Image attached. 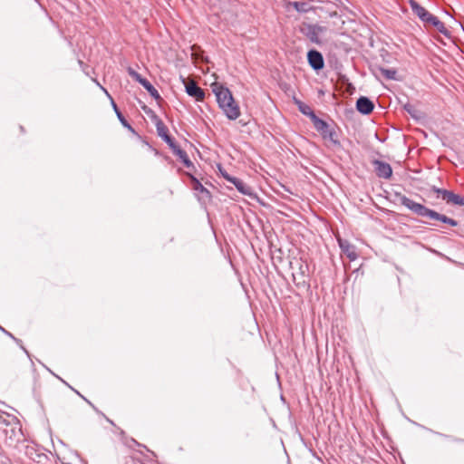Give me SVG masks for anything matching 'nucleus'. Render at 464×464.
I'll return each instance as SVG.
<instances>
[{
    "label": "nucleus",
    "instance_id": "nucleus-22",
    "mask_svg": "<svg viewBox=\"0 0 464 464\" xmlns=\"http://www.w3.org/2000/svg\"><path fill=\"white\" fill-rule=\"evenodd\" d=\"M2 332L6 334L7 336H9L10 338H12L15 343L16 344H18L22 349L23 351L27 354L29 355V353L28 351L22 345V341L16 337H14L10 332L6 331L5 329H2Z\"/></svg>",
    "mask_w": 464,
    "mask_h": 464
},
{
    "label": "nucleus",
    "instance_id": "nucleus-25",
    "mask_svg": "<svg viewBox=\"0 0 464 464\" xmlns=\"http://www.w3.org/2000/svg\"><path fill=\"white\" fill-rule=\"evenodd\" d=\"M135 444H137L139 447H141V445L140 443H138L136 440H133ZM142 448L147 451V454L145 455V458L148 461H150L152 460L153 457H154V453L152 451H150V450H148L145 446H142Z\"/></svg>",
    "mask_w": 464,
    "mask_h": 464
},
{
    "label": "nucleus",
    "instance_id": "nucleus-10",
    "mask_svg": "<svg viewBox=\"0 0 464 464\" xmlns=\"http://www.w3.org/2000/svg\"><path fill=\"white\" fill-rule=\"evenodd\" d=\"M324 31V28L319 25L307 24L303 29V32L307 36V38L315 44L320 43L319 35L321 33Z\"/></svg>",
    "mask_w": 464,
    "mask_h": 464
},
{
    "label": "nucleus",
    "instance_id": "nucleus-11",
    "mask_svg": "<svg viewBox=\"0 0 464 464\" xmlns=\"http://www.w3.org/2000/svg\"><path fill=\"white\" fill-rule=\"evenodd\" d=\"M307 59L310 66L314 70H321L324 68V63L321 53L315 50H311L307 53Z\"/></svg>",
    "mask_w": 464,
    "mask_h": 464
},
{
    "label": "nucleus",
    "instance_id": "nucleus-12",
    "mask_svg": "<svg viewBox=\"0 0 464 464\" xmlns=\"http://www.w3.org/2000/svg\"><path fill=\"white\" fill-rule=\"evenodd\" d=\"M375 171L379 178L382 179H390L392 174V169L390 164L381 161V160H375Z\"/></svg>",
    "mask_w": 464,
    "mask_h": 464
},
{
    "label": "nucleus",
    "instance_id": "nucleus-15",
    "mask_svg": "<svg viewBox=\"0 0 464 464\" xmlns=\"http://www.w3.org/2000/svg\"><path fill=\"white\" fill-rule=\"evenodd\" d=\"M191 58L195 63H198L199 61L208 63V57L204 56V51L196 45L191 47Z\"/></svg>",
    "mask_w": 464,
    "mask_h": 464
},
{
    "label": "nucleus",
    "instance_id": "nucleus-13",
    "mask_svg": "<svg viewBox=\"0 0 464 464\" xmlns=\"http://www.w3.org/2000/svg\"><path fill=\"white\" fill-rule=\"evenodd\" d=\"M356 108L362 114H370L372 111L374 105L372 101L362 96L357 100Z\"/></svg>",
    "mask_w": 464,
    "mask_h": 464
},
{
    "label": "nucleus",
    "instance_id": "nucleus-34",
    "mask_svg": "<svg viewBox=\"0 0 464 464\" xmlns=\"http://www.w3.org/2000/svg\"><path fill=\"white\" fill-rule=\"evenodd\" d=\"M69 387L71 388L72 391H74L75 392H77V391L74 390L73 387H71V386H69Z\"/></svg>",
    "mask_w": 464,
    "mask_h": 464
},
{
    "label": "nucleus",
    "instance_id": "nucleus-20",
    "mask_svg": "<svg viewBox=\"0 0 464 464\" xmlns=\"http://www.w3.org/2000/svg\"><path fill=\"white\" fill-rule=\"evenodd\" d=\"M291 5L299 13H306L309 11L308 4L305 2H294Z\"/></svg>",
    "mask_w": 464,
    "mask_h": 464
},
{
    "label": "nucleus",
    "instance_id": "nucleus-7",
    "mask_svg": "<svg viewBox=\"0 0 464 464\" xmlns=\"http://www.w3.org/2000/svg\"><path fill=\"white\" fill-rule=\"evenodd\" d=\"M433 190L438 193L441 198L446 200L447 203H451L453 205L464 206V198L461 196L453 193L452 191L435 188Z\"/></svg>",
    "mask_w": 464,
    "mask_h": 464
},
{
    "label": "nucleus",
    "instance_id": "nucleus-31",
    "mask_svg": "<svg viewBox=\"0 0 464 464\" xmlns=\"http://www.w3.org/2000/svg\"><path fill=\"white\" fill-rule=\"evenodd\" d=\"M301 274H302V275H304V274H305V270H303V269L301 268Z\"/></svg>",
    "mask_w": 464,
    "mask_h": 464
},
{
    "label": "nucleus",
    "instance_id": "nucleus-33",
    "mask_svg": "<svg viewBox=\"0 0 464 464\" xmlns=\"http://www.w3.org/2000/svg\"><path fill=\"white\" fill-rule=\"evenodd\" d=\"M69 387L71 388L72 391H74L75 392H77V391L74 390L73 387H71V386H69Z\"/></svg>",
    "mask_w": 464,
    "mask_h": 464
},
{
    "label": "nucleus",
    "instance_id": "nucleus-2",
    "mask_svg": "<svg viewBox=\"0 0 464 464\" xmlns=\"http://www.w3.org/2000/svg\"><path fill=\"white\" fill-rule=\"evenodd\" d=\"M212 92L215 93L218 103L229 120H236L240 116V109L235 102L231 92L219 84H211Z\"/></svg>",
    "mask_w": 464,
    "mask_h": 464
},
{
    "label": "nucleus",
    "instance_id": "nucleus-32",
    "mask_svg": "<svg viewBox=\"0 0 464 464\" xmlns=\"http://www.w3.org/2000/svg\"><path fill=\"white\" fill-rule=\"evenodd\" d=\"M62 382H63V383H65L67 386H69V384L66 382V381L62 380Z\"/></svg>",
    "mask_w": 464,
    "mask_h": 464
},
{
    "label": "nucleus",
    "instance_id": "nucleus-14",
    "mask_svg": "<svg viewBox=\"0 0 464 464\" xmlns=\"http://www.w3.org/2000/svg\"><path fill=\"white\" fill-rule=\"evenodd\" d=\"M176 156L180 160V161L183 163L184 167L188 169L186 171L187 175L191 176L192 171L194 170L195 167H194L192 161L189 160L186 151H184L180 149H178L176 147Z\"/></svg>",
    "mask_w": 464,
    "mask_h": 464
},
{
    "label": "nucleus",
    "instance_id": "nucleus-4",
    "mask_svg": "<svg viewBox=\"0 0 464 464\" xmlns=\"http://www.w3.org/2000/svg\"><path fill=\"white\" fill-rule=\"evenodd\" d=\"M409 4L412 12L426 24L433 26L440 33H445L446 28L444 24L440 21L436 16L428 12L421 6L416 0H410Z\"/></svg>",
    "mask_w": 464,
    "mask_h": 464
},
{
    "label": "nucleus",
    "instance_id": "nucleus-17",
    "mask_svg": "<svg viewBox=\"0 0 464 464\" xmlns=\"http://www.w3.org/2000/svg\"><path fill=\"white\" fill-rule=\"evenodd\" d=\"M237 190L241 192L244 195H250L251 194V188L246 186L242 180L235 178L232 182Z\"/></svg>",
    "mask_w": 464,
    "mask_h": 464
},
{
    "label": "nucleus",
    "instance_id": "nucleus-6",
    "mask_svg": "<svg viewBox=\"0 0 464 464\" xmlns=\"http://www.w3.org/2000/svg\"><path fill=\"white\" fill-rule=\"evenodd\" d=\"M153 123L156 126L158 135L167 142L170 149L174 150V139L169 135L168 127L160 118L155 120Z\"/></svg>",
    "mask_w": 464,
    "mask_h": 464
},
{
    "label": "nucleus",
    "instance_id": "nucleus-35",
    "mask_svg": "<svg viewBox=\"0 0 464 464\" xmlns=\"http://www.w3.org/2000/svg\"><path fill=\"white\" fill-rule=\"evenodd\" d=\"M2 329H4V328L0 325V330L2 331Z\"/></svg>",
    "mask_w": 464,
    "mask_h": 464
},
{
    "label": "nucleus",
    "instance_id": "nucleus-26",
    "mask_svg": "<svg viewBox=\"0 0 464 464\" xmlns=\"http://www.w3.org/2000/svg\"><path fill=\"white\" fill-rule=\"evenodd\" d=\"M220 172H221L222 176H223L227 180H228L229 182H232V180L235 179V178L231 177V176H229L227 172L222 171L221 169H220Z\"/></svg>",
    "mask_w": 464,
    "mask_h": 464
},
{
    "label": "nucleus",
    "instance_id": "nucleus-18",
    "mask_svg": "<svg viewBox=\"0 0 464 464\" xmlns=\"http://www.w3.org/2000/svg\"><path fill=\"white\" fill-rule=\"evenodd\" d=\"M141 85L149 92V93L157 102H160L161 100L158 91L155 89V87L148 80L141 82Z\"/></svg>",
    "mask_w": 464,
    "mask_h": 464
},
{
    "label": "nucleus",
    "instance_id": "nucleus-9",
    "mask_svg": "<svg viewBox=\"0 0 464 464\" xmlns=\"http://www.w3.org/2000/svg\"><path fill=\"white\" fill-rule=\"evenodd\" d=\"M337 241L343 253L346 255L350 261H354L357 259L358 254L356 252V247L353 245H352L347 240L341 238L340 237H337Z\"/></svg>",
    "mask_w": 464,
    "mask_h": 464
},
{
    "label": "nucleus",
    "instance_id": "nucleus-28",
    "mask_svg": "<svg viewBox=\"0 0 464 464\" xmlns=\"http://www.w3.org/2000/svg\"><path fill=\"white\" fill-rule=\"evenodd\" d=\"M128 72H129V74H130L133 79H134V78L137 76V74H138V72H135V71H134L132 68H130V67L128 69Z\"/></svg>",
    "mask_w": 464,
    "mask_h": 464
},
{
    "label": "nucleus",
    "instance_id": "nucleus-29",
    "mask_svg": "<svg viewBox=\"0 0 464 464\" xmlns=\"http://www.w3.org/2000/svg\"><path fill=\"white\" fill-rule=\"evenodd\" d=\"M134 80L141 84V82L146 81L147 79L143 78L140 73H138Z\"/></svg>",
    "mask_w": 464,
    "mask_h": 464
},
{
    "label": "nucleus",
    "instance_id": "nucleus-8",
    "mask_svg": "<svg viewBox=\"0 0 464 464\" xmlns=\"http://www.w3.org/2000/svg\"><path fill=\"white\" fill-rule=\"evenodd\" d=\"M93 82L101 88V90L105 93V95L110 99V102H111V105L113 109V111H115L119 121H121V123L128 128L129 130H133L132 127L129 124V122L127 121V120L125 119V117L122 115V113L121 112V111L119 110L116 102H114L113 98L111 97V95L108 92V91L102 86L101 85V83L93 79Z\"/></svg>",
    "mask_w": 464,
    "mask_h": 464
},
{
    "label": "nucleus",
    "instance_id": "nucleus-19",
    "mask_svg": "<svg viewBox=\"0 0 464 464\" xmlns=\"http://www.w3.org/2000/svg\"><path fill=\"white\" fill-rule=\"evenodd\" d=\"M139 104L140 106V109L147 114L149 118H150L152 122L159 118L150 108H149L144 102H142L140 100Z\"/></svg>",
    "mask_w": 464,
    "mask_h": 464
},
{
    "label": "nucleus",
    "instance_id": "nucleus-5",
    "mask_svg": "<svg viewBox=\"0 0 464 464\" xmlns=\"http://www.w3.org/2000/svg\"><path fill=\"white\" fill-rule=\"evenodd\" d=\"M181 82L184 84L185 91L190 97L194 98L197 102H202L205 99L204 91L198 86L193 79L181 77Z\"/></svg>",
    "mask_w": 464,
    "mask_h": 464
},
{
    "label": "nucleus",
    "instance_id": "nucleus-27",
    "mask_svg": "<svg viewBox=\"0 0 464 464\" xmlns=\"http://www.w3.org/2000/svg\"><path fill=\"white\" fill-rule=\"evenodd\" d=\"M128 72H129V74H130L133 79H134V78L137 76V74H138V72H135V71H134L132 68H130V67L128 69Z\"/></svg>",
    "mask_w": 464,
    "mask_h": 464
},
{
    "label": "nucleus",
    "instance_id": "nucleus-30",
    "mask_svg": "<svg viewBox=\"0 0 464 464\" xmlns=\"http://www.w3.org/2000/svg\"><path fill=\"white\" fill-rule=\"evenodd\" d=\"M76 393H77L80 397H82V399H83L87 403H89L90 405H92V402H91L89 400H87L84 396H82L79 392H76Z\"/></svg>",
    "mask_w": 464,
    "mask_h": 464
},
{
    "label": "nucleus",
    "instance_id": "nucleus-3",
    "mask_svg": "<svg viewBox=\"0 0 464 464\" xmlns=\"http://www.w3.org/2000/svg\"><path fill=\"white\" fill-rule=\"evenodd\" d=\"M401 202L403 206H405L406 208H408L409 209H411L419 216L427 217L431 219H437L443 223H447L452 227H456L458 225V222L456 220L450 218L445 215H441L434 210H431L420 203H416L409 198L402 197Z\"/></svg>",
    "mask_w": 464,
    "mask_h": 464
},
{
    "label": "nucleus",
    "instance_id": "nucleus-1",
    "mask_svg": "<svg viewBox=\"0 0 464 464\" xmlns=\"http://www.w3.org/2000/svg\"><path fill=\"white\" fill-rule=\"evenodd\" d=\"M212 92L215 93L218 103L229 120H236L240 116V109L235 102L231 92L219 84H211Z\"/></svg>",
    "mask_w": 464,
    "mask_h": 464
},
{
    "label": "nucleus",
    "instance_id": "nucleus-21",
    "mask_svg": "<svg viewBox=\"0 0 464 464\" xmlns=\"http://www.w3.org/2000/svg\"><path fill=\"white\" fill-rule=\"evenodd\" d=\"M297 103H298L299 110L302 113L310 116V118H312V115H315L314 113V111H312V109L308 105H306L303 102H298Z\"/></svg>",
    "mask_w": 464,
    "mask_h": 464
},
{
    "label": "nucleus",
    "instance_id": "nucleus-23",
    "mask_svg": "<svg viewBox=\"0 0 464 464\" xmlns=\"http://www.w3.org/2000/svg\"><path fill=\"white\" fill-rule=\"evenodd\" d=\"M382 74L386 78V79H389V80H392V79H395V75H396V71L395 70H390V69H383V68H381L380 69Z\"/></svg>",
    "mask_w": 464,
    "mask_h": 464
},
{
    "label": "nucleus",
    "instance_id": "nucleus-24",
    "mask_svg": "<svg viewBox=\"0 0 464 464\" xmlns=\"http://www.w3.org/2000/svg\"><path fill=\"white\" fill-rule=\"evenodd\" d=\"M192 179V182H193V188L196 189V190H200L201 192H207L208 193V191L202 186V184L193 177V175L191 174V176H189Z\"/></svg>",
    "mask_w": 464,
    "mask_h": 464
},
{
    "label": "nucleus",
    "instance_id": "nucleus-16",
    "mask_svg": "<svg viewBox=\"0 0 464 464\" xmlns=\"http://www.w3.org/2000/svg\"><path fill=\"white\" fill-rule=\"evenodd\" d=\"M311 120L313 121L314 128L325 136L328 130V124L324 121L319 119L316 115H312Z\"/></svg>",
    "mask_w": 464,
    "mask_h": 464
}]
</instances>
